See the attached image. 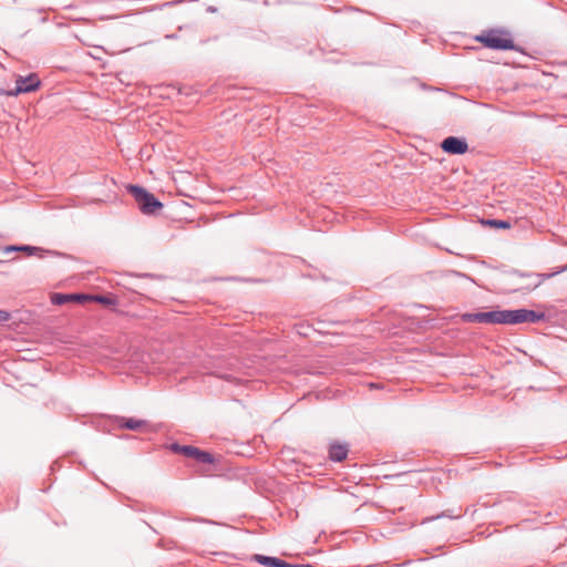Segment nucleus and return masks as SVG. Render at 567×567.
Here are the masks:
<instances>
[{"instance_id":"obj_1","label":"nucleus","mask_w":567,"mask_h":567,"mask_svg":"<svg viewBox=\"0 0 567 567\" xmlns=\"http://www.w3.org/2000/svg\"><path fill=\"white\" fill-rule=\"evenodd\" d=\"M545 319V313L528 309L493 310L487 312L464 313V322H480L492 324H517L523 322H539Z\"/></svg>"},{"instance_id":"obj_2","label":"nucleus","mask_w":567,"mask_h":567,"mask_svg":"<svg viewBox=\"0 0 567 567\" xmlns=\"http://www.w3.org/2000/svg\"><path fill=\"white\" fill-rule=\"evenodd\" d=\"M127 192L133 196L140 210L145 215H153L163 207V204L153 194L141 186L128 185Z\"/></svg>"},{"instance_id":"obj_3","label":"nucleus","mask_w":567,"mask_h":567,"mask_svg":"<svg viewBox=\"0 0 567 567\" xmlns=\"http://www.w3.org/2000/svg\"><path fill=\"white\" fill-rule=\"evenodd\" d=\"M486 48L494 50H514V41L503 32L491 30L476 38Z\"/></svg>"},{"instance_id":"obj_4","label":"nucleus","mask_w":567,"mask_h":567,"mask_svg":"<svg viewBox=\"0 0 567 567\" xmlns=\"http://www.w3.org/2000/svg\"><path fill=\"white\" fill-rule=\"evenodd\" d=\"M172 451L176 453H181L184 456L190 458L194 461V465H212L213 464V455L203 452L199 449L192 446V445H179L177 443H174L171 445Z\"/></svg>"},{"instance_id":"obj_5","label":"nucleus","mask_w":567,"mask_h":567,"mask_svg":"<svg viewBox=\"0 0 567 567\" xmlns=\"http://www.w3.org/2000/svg\"><path fill=\"white\" fill-rule=\"evenodd\" d=\"M40 85V81L35 74H30L27 78L20 76L16 82V87L8 92V95L17 96L21 93L35 91Z\"/></svg>"},{"instance_id":"obj_6","label":"nucleus","mask_w":567,"mask_h":567,"mask_svg":"<svg viewBox=\"0 0 567 567\" xmlns=\"http://www.w3.org/2000/svg\"><path fill=\"white\" fill-rule=\"evenodd\" d=\"M441 147L445 153L454 155H462L468 150L466 141L455 136H449L443 140Z\"/></svg>"},{"instance_id":"obj_7","label":"nucleus","mask_w":567,"mask_h":567,"mask_svg":"<svg viewBox=\"0 0 567 567\" xmlns=\"http://www.w3.org/2000/svg\"><path fill=\"white\" fill-rule=\"evenodd\" d=\"M349 446L346 443L333 442L329 446V458L333 462H342L347 458Z\"/></svg>"},{"instance_id":"obj_8","label":"nucleus","mask_w":567,"mask_h":567,"mask_svg":"<svg viewBox=\"0 0 567 567\" xmlns=\"http://www.w3.org/2000/svg\"><path fill=\"white\" fill-rule=\"evenodd\" d=\"M555 275H556L555 272H551V274H534V275L533 274H528V275L520 274L519 277L528 279V280H526V284L523 285L520 288L522 289H529V290L530 289H535L538 286H540V284L545 279L551 278Z\"/></svg>"},{"instance_id":"obj_9","label":"nucleus","mask_w":567,"mask_h":567,"mask_svg":"<svg viewBox=\"0 0 567 567\" xmlns=\"http://www.w3.org/2000/svg\"><path fill=\"white\" fill-rule=\"evenodd\" d=\"M251 560L259 563L260 565H264L266 567H293L291 564L277 558V557H270V556H264L256 554L251 557Z\"/></svg>"},{"instance_id":"obj_10","label":"nucleus","mask_w":567,"mask_h":567,"mask_svg":"<svg viewBox=\"0 0 567 567\" xmlns=\"http://www.w3.org/2000/svg\"><path fill=\"white\" fill-rule=\"evenodd\" d=\"M89 299V296L85 295H62V293H55L52 296V302L54 305H64L69 301H82Z\"/></svg>"},{"instance_id":"obj_11","label":"nucleus","mask_w":567,"mask_h":567,"mask_svg":"<svg viewBox=\"0 0 567 567\" xmlns=\"http://www.w3.org/2000/svg\"><path fill=\"white\" fill-rule=\"evenodd\" d=\"M120 426L123 429L132 430V431H138L147 426V422L144 420H136V419H125L122 417L120 421Z\"/></svg>"},{"instance_id":"obj_12","label":"nucleus","mask_w":567,"mask_h":567,"mask_svg":"<svg viewBox=\"0 0 567 567\" xmlns=\"http://www.w3.org/2000/svg\"><path fill=\"white\" fill-rule=\"evenodd\" d=\"M11 251H25L28 252V255H35L40 251H42L40 248L38 247H33V246H28V245H23V246H7L3 248V252L4 254H8V252H11Z\"/></svg>"},{"instance_id":"obj_13","label":"nucleus","mask_w":567,"mask_h":567,"mask_svg":"<svg viewBox=\"0 0 567 567\" xmlns=\"http://www.w3.org/2000/svg\"><path fill=\"white\" fill-rule=\"evenodd\" d=\"M92 300L102 303L104 306L114 307L117 305V299L113 295H96L93 297H90Z\"/></svg>"},{"instance_id":"obj_14","label":"nucleus","mask_w":567,"mask_h":567,"mask_svg":"<svg viewBox=\"0 0 567 567\" xmlns=\"http://www.w3.org/2000/svg\"><path fill=\"white\" fill-rule=\"evenodd\" d=\"M214 556H215V564H217V563L228 564L229 559H234L233 555H229V554H227L225 551H215Z\"/></svg>"},{"instance_id":"obj_15","label":"nucleus","mask_w":567,"mask_h":567,"mask_svg":"<svg viewBox=\"0 0 567 567\" xmlns=\"http://www.w3.org/2000/svg\"><path fill=\"white\" fill-rule=\"evenodd\" d=\"M215 378H218V379H221V380H225L229 383H235L237 384L239 382V379L236 378V377H233V375H229V374H221V373H218L215 371Z\"/></svg>"},{"instance_id":"obj_16","label":"nucleus","mask_w":567,"mask_h":567,"mask_svg":"<svg viewBox=\"0 0 567 567\" xmlns=\"http://www.w3.org/2000/svg\"><path fill=\"white\" fill-rule=\"evenodd\" d=\"M488 224L491 225H495L499 228H507L509 227V224L507 221H504V220H489Z\"/></svg>"},{"instance_id":"obj_17","label":"nucleus","mask_w":567,"mask_h":567,"mask_svg":"<svg viewBox=\"0 0 567 567\" xmlns=\"http://www.w3.org/2000/svg\"><path fill=\"white\" fill-rule=\"evenodd\" d=\"M10 313L6 310H0V323L7 322L10 320Z\"/></svg>"},{"instance_id":"obj_18","label":"nucleus","mask_w":567,"mask_h":567,"mask_svg":"<svg viewBox=\"0 0 567 567\" xmlns=\"http://www.w3.org/2000/svg\"><path fill=\"white\" fill-rule=\"evenodd\" d=\"M565 270H567V265L565 267L560 268L559 270L555 271V274L557 275V274H559L561 271H565Z\"/></svg>"}]
</instances>
